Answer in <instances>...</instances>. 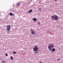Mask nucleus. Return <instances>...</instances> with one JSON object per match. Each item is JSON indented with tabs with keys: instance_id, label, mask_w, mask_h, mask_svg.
I'll use <instances>...</instances> for the list:
<instances>
[{
	"instance_id": "nucleus-10",
	"label": "nucleus",
	"mask_w": 63,
	"mask_h": 63,
	"mask_svg": "<svg viewBox=\"0 0 63 63\" xmlns=\"http://www.w3.org/2000/svg\"><path fill=\"white\" fill-rule=\"evenodd\" d=\"M20 3H18L17 4V6H19V5H20Z\"/></svg>"
},
{
	"instance_id": "nucleus-8",
	"label": "nucleus",
	"mask_w": 63,
	"mask_h": 63,
	"mask_svg": "<svg viewBox=\"0 0 63 63\" xmlns=\"http://www.w3.org/2000/svg\"><path fill=\"white\" fill-rule=\"evenodd\" d=\"M55 50V49L54 48H53L52 49V51H54Z\"/></svg>"
},
{
	"instance_id": "nucleus-13",
	"label": "nucleus",
	"mask_w": 63,
	"mask_h": 63,
	"mask_svg": "<svg viewBox=\"0 0 63 63\" xmlns=\"http://www.w3.org/2000/svg\"><path fill=\"white\" fill-rule=\"evenodd\" d=\"M6 56H8V54H6Z\"/></svg>"
},
{
	"instance_id": "nucleus-11",
	"label": "nucleus",
	"mask_w": 63,
	"mask_h": 63,
	"mask_svg": "<svg viewBox=\"0 0 63 63\" xmlns=\"http://www.w3.org/2000/svg\"><path fill=\"white\" fill-rule=\"evenodd\" d=\"M13 53L14 54H16V52H13Z\"/></svg>"
},
{
	"instance_id": "nucleus-9",
	"label": "nucleus",
	"mask_w": 63,
	"mask_h": 63,
	"mask_svg": "<svg viewBox=\"0 0 63 63\" xmlns=\"http://www.w3.org/2000/svg\"><path fill=\"white\" fill-rule=\"evenodd\" d=\"M35 31H33L32 32H31V33H32V35H33L34 34V32Z\"/></svg>"
},
{
	"instance_id": "nucleus-18",
	"label": "nucleus",
	"mask_w": 63,
	"mask_h": 63,
	"mask_svg": "<svg viewBox=\"0 0 63 63\" xmlns=\"http://www.w3.org/2000/svg\"><path fill=\"white\" fill-rule=\"evenodd\" d=\"M54 0L56 1V2L57 1H56V0Z\"/></svg>"
},
{
	"instance_id": "nucleus-14",
	"label": "nucleus",
	"mask_w": 63,
	"mask_h": 63,
	"mask_svg": "<svg viewBox=\"0 0 63 63\" xmlns=\"http://www.w3.org/2000/svg\"><path fill=\"white\" fill-rule=\"evenodd\" d=\"M38 53V52H35V53H36V54H37V53Z\"/></svg>"
},
{
	"instance_id": "nucleus-1",
	"label": "nucleus",
	"mask_w": 63,
	"mask_h": 63,
	"mask_svg": "<svg viewBox=\"0 0 63 63\" xmlns=\"http://www.w3.org/2000/svg\"><path fill=\"white\" fill-rule=\"evenodd\" d=\"M48 48L49 51H51V49L54 47V44H53L50 43V44L48 45Z\"/></svg>"
},
{
	"instance_id": "nucleus-19",
	"label": "nucleus",
	"mask_w": 63,
	"mask_h": 63,
	"mask_svg": "<svg viewBox=\"0 0 63 63\" xmlns=\"http://www.w3.org/2000/svg\"><path fill=\"white\" fill-rule=\"evenodd\" d=\"M58 61H59V59H58Z\"/></svg>"
},
{
	"instance_id": "nucleus-15",
	"label": "nucleus",
	"mask_w": 63,
	"mask_h": 63,
	"mask_svg": "<svg viewBox=\"0 0 63 63\" xmlns=\"http://www.w3.org/2000/svg\"><path fill=\"white\" fill-rule=\"evenodd\" d=\"M39 10L40 11H41V9H39Z\"/></svg>"
},
{
	"instance_id": "nucleus-7",
	"label": "nucleus",
	"mask_w": 63,
	"mask_h": 63,
	"mask_svg": "<svg viewBox=\"0 0 63 63\" xmlns=\"http://www.w3.org/2000/svg\"><path fill=\"white\" fill-rule=\"evenodd\" d=\"M32 12V10L31 9V10H30L29 11V13H31V12Z\"/></svg>"
},
{
	"instance_id": "nucleus-17",
	"label": "nucleus",
	"mask_w": 63,
	"mask_h": 63,
	"mask_svg": "<svg viewBox=\"0 0 63 63\" xmlns=\"http://www.w3.org/2000/svg\"><path fill=\"white\" fill-rule=\"evenodd\" d=\"M31 31H33V30H31Z\"/></svg>"
},
{
	"instance_id": "nucleus-20",
	"label": "nucleus",
	"mask_w": 63,
	"mask_h": 63,
	"mask_svg": "<svg viewBox=\"0 0 63 63\" xmlns=\"http://www.w3.org/2000/svg\"><path fill=\"white\" fill-rule=\"evenodd\" d=\"M40 62V63H42V62Z\"/></svg>"
},
{
	"instance_id": "nucleus-2",
	"label": "nucleus",
	"mask_w": 63,
	"mask_h": 63,
	"mask_svg": "<svg viewBox=\"0 0 63 63\" xmlns=\"http://www.w3.org/2000/svg\"><path fill=\"white\" fill-rule=\"evenodd\" d=\"M51 18H52L53 19L55 20H58V17L57 15H55L53 16H52Z\"/></svg>"
},
{
	"instance_id": "nucleus-5",
	"label": "nucleus",
	"mask_w": 63,
	"mask_h": 63,
	"mask_svg": "<svg viewBox=\"0 0 63 63\" xmlns=\"http://www.w3.org/2000/svg\"><path fill=\"white\" fill-rule=\"evenodd\" d=\"M10 15L11 16H14V14H13L12 13H10Z\"/></svg>"
},
{
	"instance_id": "nucleus-4",
	"label": "nucleus",
	"mask_w": 63,
	"mask_h": 63,
	"mask_svg": "<svg viewBox=\"0 0 63 63\" xmlns=\"http://www.w3.org/2000/svg\"><path fill=\"white\" fill-rule=\"evenodd\" d=\"M7 29L8 31V32H9V30H10V29H11V27L10 25H8L7 26Z\"/></svg>"
},
{
	"instance_id": "nucleus-12",
	"label": "nucleus",
	"mask_w": 63,
	"mask_h": 63,
	"mask_svg": "<svg viewBox=\"0 0 63 63\" xmlns=\"http://www.w3.org/2000/svg\"><path fill=\"white\" fill-rule=\"evenodd\" d=\"M11 59L12 60H13V57L12 56L11 57Z\"/></svg>"
},
{
	"instance_id": "nucleus-16",
	"label": "nucleus",
	"mask_w": 63,
	"mask_h": 63,
	"mask_svg": "<svg viewBox=\"0 0 63 63\" xmlns=\"http://www.w3.org/2000/svg\"><path fill=\"white\" fill-rule=\"evenodd\" d=\"M2 62H5V61H2Z\"/></svg>"
},
{
	"instance_id": "nucleus-3",
	"label": "nucleus",
	"mask_w": 63,
	"mask_h": 63,
	"mask_svg": "<svg viewBox=\"0 0 63 63\" xmlns=\"http://www.w3.org/2000/svg\"><path fill=\"white\" fill-rule=\"evenodd\" d=\"M35 47L34 48H33V49L34 51H38V46H35Z\"/></svg>"
},
{
	"instance_id": "nucleus-6",
	"label": "nucleus",
	"mask_w": 63,
	"mask_h": 63,
	"mask_svg": "<svg viewBox=\"0 0 63 63\" xmlns=\"http://www.w3.org/2000/svg\"><path fill=\"white\" fill-rule=\"evenodd\" d=\"M33 21H37V19L35 18L33 19Z\"/></svg>"
},
{
	"instance_id": "nucleus-21",
	"label": "nucleus",
	"mask_w": 63,
	"mask_h": 63,
	"mask_svg": "<svg viewBox=\"0 0 63 63\" xmlns=\"http://www.w3.org/2000/svg\"><path fill=\"white\" fill-rule=\"evenodd\" d=\"M38 24H40V23H38Z\"/></svg>"
}]
</instances>
